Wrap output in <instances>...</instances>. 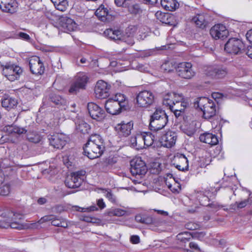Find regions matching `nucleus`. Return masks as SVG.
Masks as SVG:
<instances>
[{
	"mask_svg": "<svg viewBox=\"0 0 252 252\" xmlns=\"http://www.w3.org/2000/svg\"><path fill=\"white\" fill-rule=\"evenodd\" d=\"M165 224V221L160 217H153L151 228L153 230H156V227L162 226Z\"/></svg>",
	"mask_w": 252,
	"mask_h": 252,
	"instance_id": "nucleus-42",
	"label": "nucleus"
},
{
	"mask_svg": "<svg viewBox=\"0 0 252 252\" xmlns=\"http://www.w3.org/2000/svg\"><path fill=\"white\" fill-rule=\"evenodd\" d=\"M196 25L201 29H204L208 24V22L206 20L205 16L202 14H197L192 19Z\"/></svg>",
	"mask_w": 252,
	"mask_h": 252,
	"instance_id": "nucleus-33",
	"label": "nucleus"
},
{
	"mask_svg": "<svg viewBox=\"0 0 252 252\" xmlns=\"http://www.w3.org/2000/svg\"><path fill=\"white\" fill-rule=\"evenodd\" d=\"M198 194L197 197L201 205L209 206L214 211H217L222 207L221 205L217 202H214L210 204H207L206 202L209 201L208 197L204 195L201 193Z\"/></svg>",
	"mask_w": 252,
	"mask_h": 252,
	"instance_id": "nucleus-28",
	"label": "nucleus"
},
{
	"mask_svg": "<svg viewBox=\"0 0 252 252\" xmlns=\"http://www.w3.org/2000/svg\"><path fill=\"white\" fill-rule=\"evenodd\" d=\"M61 30L64 32L68 33L75 31L77 28L75 22L68 17L62 18L60 22Z\"/></svg>",
	"mask_w": 252,
	"mask_h": 252,
	"instance_id": "nucleus-22",
	"label": "nucleus"
},
{
	"mask_svg": "<svg viewBox=\"0 0 252 252\" xmlns=\"http://www.w3.org/2000/svg\"><path fill=\"white\" fill-rule=\"evenodd\" d=\"M50 99L52 102L56 105H66V100L60 95L53 94L50 96Z\"/></svg>",
	"mask_w": 252,
	"mask_h": 252,
	"instance_id": "nucleus-38",
	"label": "nucleus"
},
{
	"mask_svg": "<svg viewBox=\"0 0 252 252\" xmlns=\"http://www.w3.org/2000/svg\"><path fill=\"white\" fill-rule=\"evenodd\" d=\"M176 140V133L169 131L161 137L160 142L163 147L170 148L175 145Z\"/></svg>",
	"mask_w": 252,
	"mask_h": 252,
	"instance_id": "nucleus-20",
	"label": "nucleus"
},
{
	"mask_svg": "<svg viewBox=\"0 0 252 252\" xmlns=\"http://www.w3.org/2000/svg\"><path fill=\"white\" fill-rule=\"evenodd\" d=\"M184 132L188 136H191L194 134L195 130L192 126H189L186 128L184 129Z\"/></svg>",
	"mask_w": 252,
	"mask_h": 252,
	"instance_id": "nucleus-55",
	"label": "nucleus"
},
{
	"mask_svg": "<svg viewBox=\"0 0 252 252\" xmlns=\"http://www.w3.org/2000/svg\"><path fill=\"white\" fill-rule=\"evenodd\" d=\"M0 169L2 172V170H11V168L10 165L9 160L7 159H4L0 162Z\"/></svg>",
	"mask_w": 252,
	"mask_h": 252,
	"instance_id": "nucleus-48",
	"label": "nucleus"
},
{
	"mask_svg": "<svg viewBox=\"0 0 252 252\" xmlns=\"http://www.w3.org/2000/svg\"><path fill=\"white\" fill-rule=\"evenodd\" d=\"M130 172L135 176L142 177L147 171L146 164L140 158L132 160L130 161Z\"/></svg>",
	"mask_w": 252,
	"mask_h": 252,
	"instance_id": "nucleus-12",
	"label": "nucleus"
},
{
	"mask_svg": "<svg viewBox=\"0 0 252 252\" xmlns=\"http://www.w3.org/2000/svg\"><path fill=\"white\" fill-rule=\"evenodd\" d=\"M3 131L8 134H17L19 135L25 133L27 130L24 127L15 125H7L4 127Z\"/></svg>",
	"mask_w": 252,
	"mask_h": 252,
	"instance_id": "nucleus-29",
	"label": "nucleus"
},
{
	"mask_svg": "<svg viewBox=\"0 0 252 252\" xmlns=\"http://www.w3.org/2000/svg\"><path fill=\"white\" fill-rule=\"evenodd\" d=\"M51 1L58 10L64 12L68 8V3L67 0H51Z\"/></svg>",
	"mask_w": 252,
	"mask_h": 252,
	"instance_id": "nucleus-36",
	"label": "nucleus"
},
{
	"mask_svg": "<svg viewBox=\"0 0 252 252\" xmlns=\"http://www.w3.org/2000/svg\"><path fill=\"white\" fill-rule=\"evenodd\" d=\"M86 173L85 170H82L71 173L70 177L65 181L66 186L71 189L80 187L83 182Z\"/></svg>",
	"mask_w": 252,
	"mask_h": 252,
	"instance_id": "nucleus-9",
	"label": "nucleus"
},
{
	"mask_svg": "<svg viewBox=\"0 0 252 252\" xmlns=\"http://www.w3.org/2000/svg\"><path fill=\"white\" fill-rule=\"evenodd\" d=\"M133 123L131 122L125 123L122 122L115 126V130L121 137H127L130 133L133 128Z\"/></svg>",
	"mask_w": 252,
	"mask_h": 252,
	"instance_id": "nucleus-21",
	"label": "nucleus"
},
{
	"mask_svg": "<svg viewBox=\"0 0 252 252\" xmlns=\"http://www.w3.org/2000/svg\"><path fill=\"white\" fill-rule=\"evenodd\" d=\"M137 134L134 136H132L130 138V141L131 146L133 147H136V141H137Z\"/></svg>",
	"mask_w": 252,
	"mask_h": 252,
	"instance_id": "nucleus-64",
	"label": "nucleus"
},
{
	"mask_svg": "<svg viewBox=\"0 0 252 252\" xmlns=\"http://www.w3.org/2000/svg\"><path fill=\"white\" fill-rule=\"evenodd\" d=\"M17 7L16 0H0V9L3 11L12 13L15 12Z\"/></svg>",
	"mask_w": 252,
	"mask_h": 252,
	"instance_id": "nucleus-24",
	"label": "nucleus"
},
{
	"mask_svg": "<svg viewBox=\"0 0 252 252\" xmlns=\"http://www.w3.org/2000/svg\"><path fill=\"white\" fill-rule=\"evenodd\" d=\"M10 192V186L8 185H5L0 188V195H7Z\"/></svg>",
	"mask_w": 252,
	"mask_h": 252,
	"instance_id": "nucleus-52",
	"label": "nucleus"
},
{
	"mask_svg": "<svg viewBox=\"0 0 252 252\" xmlns=\"http://www.w3.org/2000/svg\"><path fill=\"white\" fill-rule=\"evenodd\" d=\"M48 139L50 145L54 148L62 149L66 144V140L64 136L62 134H56L51 135Z\"/></svg>",
	"mask_w": 252,
	"mask_h": 252,
	"instance_id": "nucleus-23",
	"label": "nucleus"
},
{
	"mask_svg": "<svg viewBox=\"0 0 252 252\" xmlns=\"http://www.w3.org/2000/svg\"><path fill=\"white\" fill-rule=\"evenodd\" d=\"M177 75L185 79H190L195 74L192 64L189 62L179 63L175 67Z\"/></svg>",
	"mask_w": 252,
	"mask_h": 252,
	"instance_id": "nucleus-8",
	"label": "nucleus"
},
{
	"mask_svg": "<svg viewBox=\"0 0 252 252\" xmlns=\"http://www.w3.org/2000/svg\"><path fill=\"white\" fill-rule=\"evenodd\" d=\"M176 237L177 240L182 243H186L192 238L191 233L188 232H181L177 235Z\"/></svg>",
	"mask_w": 252,
	"mask_h": 252,
	"instance_id": "nucleus-37",
	"label": "nucleus"
},
{
	"mask_svg": "<svg viewBox=\"0 0 252 252\" xmlns=\"http://www.w3.org/2000/svg\"><path fill=\"white\" fill-rule=\"evenodd\" d=\"M110 85L103 80L97 82L94 88L95 97L99 99L105 98L109 95Z\"/></svg>",
	"mask_w": 252,
	"mask_h": 252,
	"instance_id": "nucleus-14",
	"label": "nucleus"
},
{
	"mask_svg": "<svg viewBox=\"0 0 252 252\" xmlns=\"http://www.w3.org/2000/svg\"><path fill=\"white\" fill-rule=\"evenodd\" d=\"M105 150L104 141L99 134H92L83 147L84 155L90 159L99 158Z\"/></svg>",
	"mask_w": 252,
	"mask_h": 252,
	"instance_id": "nucleus-1",
	"label": "nucleus"
},
{
	"mask_svg": "<svg viewBox=\"0 0 252 252\" xmlns=\"http://www.w3.org/2000/svg\"><path fill=\"white\" fill-rule=\"evenodd\" d=\"M27 139L31 142L38 143L41 142L43 137L36 131H29L27 134Z\"/></svg>",
	"mask_w": 252,
	"mask_h": 252,
	"instance_id": "nucleus-35",
	"label": "nucleus"
},
{
	"mask_svg": "<svg viewBox=\"0 0 252 252\" xmlns=\"http://www.w3.org/2000/svg\"><path fill=\"white\" fill-rule=\"evenodd\" d=\"M189 102L187 98H185L183 96V99L180 98H177L171 106L170 109L173 112L176 118L182 117L185 113L186 110L189 107Z\"/></svg>",
	"mask_w": 252,
	"mask_h": 252,
	"instance_id": "nucleus-11",
	"label": "nucleus"
},
{
	"mask_svg": "<svg viewBox=\"0 0 252 252\" xmlns=\"http://www.w3.org/2000/svg\"><path fill=\"white\" fill-rule=\"evenodd\" d=\"M131 0H115L116 4L118 6L126 7Z\"/></svg>",
	"mask_w": 252,
	"mask_h": 252,
	"instance_id": "nucleus-54",
	"label": "nucleus"
},
{
	"mask_svg": "<svg viewBox=\"0 0 252 252\" xmlns=\"http://www.w3.org/2000/svg\"><path fill=\"white\" fill-rule=\"evenodd\" d=\"M95 14L99 20L106 22L112 21L114 17V12L103 5L96 9Z\"/></svg>",
	"mask_w": 252,
	"mask_h": 252,
	"instance_id": "nucleus-16",
	"label": "nucleus"
},
{
	"mask_svg": "<svg viewBox=\"0 0 252 252\" xmlns=\"http://www.w3.org/2000/svg\"><path fill=\"white\" fill-rule=\"evenodd\" d=\"M249 199H246V200L241 201L240 202H236L235 204L233 205V207H232V208H234L233 207L235 205L237 206V207L238 208H243L245 207V206H246L249 203Z\"/></svg>",
	"mask_w": 252,
	"mask_h": 252,
	"instance_id": "nucleus-56",
	"label": "nucleus"
},
{
	"mask_svg": "<svg viewBox=\"0 0 252 252\" xmlns=\"http://www.w3.org/2000/svg\"><path fill=\"white\" fill-rule=\"evenodd\" d=\"M88 79L87 75L84 73H78L75 77V81L70 85L69 93L76 94L80 90L85 89Z\"/></svg>",
	"mask_w": 252,
	"mask_h": 252,
	"instance_id": "nucleus-10",
	"label": "nucleus"
},
{
	"mask_svg": "<svg viewBox=\"0 0 252 252\" xmlns=\"http://www.w3.org/2000/svg\"><path fill=\"white\" fill-rule=\"evenodd\" d=\"M244 49L243 42L237 38H229L224 45L225 51L231 55H240L242 53Z\"/></svg>",
	"mask_w": 252,
	"mask_h": 252,
	"instance_id": "nucleus-7",
	"label": "nucleus"
},
{
	"mask_svg": "<svg viewBox=\"0 0 252 252\" xmlns=\"http://www.w3.org/2000/svg\"><path fill=\"white\" fill-rule=\"evenodd\" d=\"M97 205L101 209L104 208L106 206L104 202L103 201V199L100 198L97 200Z\"/></svg>",
	"mask_w": 252,
	"mask_h": 252,
	"instance_id": "nucleus-63",
	"label": "nucleus"
},
{
	"mask_svg": "<svg viewBox=\"0 0 252 252\" xmlns=\"http://www.w3.org/2000/svg\"><path fill=\"white\" fill-rule=\"evenodd\" d=\"M0 222L1 224H0V226L3 228L10 227L12 228L21 230L27 227L26 224H23L19 221L10 220L9 221L6 223H3V221Z\"/></svg>",
	"mask_w": 252,
	"mask_h": 252,
	"instance_id": "nucleus-31",
	"label": "nucleus"
},
{
	"mask_svg": "<svg viewBox=\"0 0 252 252\" xmlns=\"http://www.w3.org/2000/svg\"><path fill=\"white\" fill-rule=\"evenodd\" d=\"M210 34L215 39H221L227 37L228 32L224 25L218 24L211 28Z\"/></svg>",
	"mask_w": 252,
	"mask_h": 252,
	"instance_id": "nucleus-19",
	"label": "nucleus"
},
{
	"mask_svg": "<svg viewBox=\"0 0 252 252\" xmlns=\"http://www.w3.org/2000/svg\"><path fill=\"white\" fill-rule=\"evenodd\" d=\"M161 5L165 10L173 11L179 6V3L176 0H161Z\"/></svg>",
	"mask_w": 252,
	"mask_h": 252,
	"instance_id": "nucleus-30",
	"label": "nucleus"
},
{
	"mask_svg": "<svg viewBox=\"0 0 252 252\" xmlns=\"http://www.w3.org/2000/svg\"><path fill=\"white\" fill-rule=\"evenodd\" d=\"M30 70L32 74H42L44 71V66L43 63L38 57H32L29 61Z\"/></svg>",
	"mask_w": 252,
	"mask_h": 252,
	"instance_id": "nucleus-18",
	"label": "nucleus"
},
{
	"mask_svg": "<svg viewBox=\"0 0 252 252\" xmlns=\"http://www.w3.org/2000/svg\"><path fill=\"white\" fill-rule=\"evenodd\" d=\"M165 183L170 190L174 193H179L181 190V185L179 183L174 182L172 185L169 182L166 181Z\"/></svg>",
	"mask_w": 252,
	"mask_h": 252,
	"instance_id": "nucleus-43",
	"label": "nucleus"
},
{
	"mask_svg": "<svg viewBox=\"0 0 252 252\" xmlns=\"http://www.w3.org/2000/svg\"><path fill=\"white\" fill-rule=\"evenodd\" d=\"M186 251L187 252H203L198 245L193 242H189V248L187 249Z\"/></svg>",
	"mask_w": 252,
	"mask_h": 252,
	"instance_id": "nucleus-44",
	"label": "nucleus"
},
{
	"mask_svg": "<svg viewBox=\"0 0 252 252\" xmlns=\"http://www.w3.org/2000/svg\"><path fill=\"white\" fill-rule=\"evenodd\" d=\"M54 219V216H46L41 219L40 221L42 222L44 221H52V220Z\"/></svg>",
	"mask_w": 252,
	"mask_h": 252,
	"instance_id": "nucleus-62",
	"label": "nucleus"
},
{
	"mask_svg": "<svg viewBox=\"0 0 252 252\" xmlns=\"http://www.w3.org/2000/svg\"><path fill=\"white\" fill-rule=\"evenodd\" d=\"M128 100L126 96L122 94H116L115 96L107 99L105 103L106 111L112 115L119 114L122 108L127 104Z\"/></svg>",
	"mask_w": 252,
	"mask_h": 252,
	"instance_id": "nucleus-4",
	"label": "nucleus"
},
{
	"mask_svg": "<svg viewBox=\"0 0 252 252\" xmlns=\"http://www.w3.org/2000/svg\"><path fill=\"white\" fill-rule=\"evenodd\" d=\"M194 106L199 108L203 112V117L204 119L210 120L213 118H217L215 102L206 97L196 98L194 102Z\"/></svg>",
	"mask_w": 252,
	"mask_h": 252,
	"instance_id": "nucleus-3",
	"label": "nucleus"
},
{
	"mask_svg": "<svg viewBox=\"0 0 252 252\" xmlns=\"http://www.w3.org/2000/svg\"><path fill=\"white\" fill-rule=\"evenodd\" d=\"M126 213V210L120 208H112L107 212L108 215L110 217H122L125 216Z\"/></svg>",
	"mask_w": 252,
	"mask_h": 252,
	"instance_id": "nucleus-40",
	"label": "nucleus"
},
{
	"mask_svg": "<svg viewBox=\"0 0 252 252\" xmlns=\"http://www.w3.org/2000/svg\"><path fill=\"white\" fill-rule=\"evenodd\" d=\"M18 37L22 40H24L32 44H33L34 41L31 38L30 35L26 33L23 32H19L17 33Z\"/></svg>",
	"mask_w": 252,
	"mask_h": 252,
	"instance_id": "nucleus-47",
	"label": "nucleus"
},
{
	"mask_svg": "<svg viewBox=\"0 0 252 252\" xmlns=\"http://www.w3.org/2000/svg\"><path fill=\"white\" fill-rule=\"evenodd\" d=\"M17 104V100L11 97L4 98L1 101L2 106L7 110L14 109L16 107Z\"/></svg>",
	"mask_w": 252,
	"mask_h": 252,
	"instance_id": "nucleus-32",
	"label": "nucleus"
},
{
	"mask_svg": "<svg viewBox=\"0 0 252 252\" xmlns=\"http://www.w3.org/2000/svg\"><path fill=\"white\" fill-rule=\"evenodd\" d=\"M143 134L144 145L147 147L151 146L155 140V136L150 132L142 133Z\"/></svg>",
	"mask_w": 252,
	"mask_h": 252,
	"instance_id": "nucleus-39",
	"label": "nucleus"
},
{
	"mask_svg": "<svg viewBox=\"0 0 252 252\" xmlns=\"http://www.w3.org/2000/svg\"><path fill=\"white\" fill-rule=\"evenodd\" d=\"M217 66H209L205 69V74L209 76L215 78Z\"/></svg>",
	"mask_w": 252,
	"mask_h": 252,
	"instance_id": "nucleus-45",
	"label": "nucleus"
},
{
	"mask_svg": "<svg viewBox=\"0 0 252 252\" xmlns=\"http://www.w3.org/2000/svg\"><path fill=\"white\" fill-rule=\"evenodd\" d=\"M168 121L165 111L161 109H157L150 117V129L156 132L160 130L165 127Z\"/></svg>",
	"mask_w": 252,
	"mask_h": 252,
	"instance_id": "nucleus-5",
	"label": "nucleus"
},
{
	"mask_svg": "<svg viewBox=\"0 0 252 252\" xmlns=\"http://www.w3.org/2000/svg\"><path fill=\"white\" fill-rule=\"evenodd\" d=\"M154 100V95L150 91H141L136 96V102L139 107H148L153 103Z\"/></svg>",
	"mask_w": 252,
	"mask_h": 252,
	"instance_id": "nucleus-13",
	"label": "nucleus"
},
{
	"mask_svg": "<svg viewBox=\"0 0 252 252\" xmlns=\"http://www.w3.org/2000/svg\"><path fill=\"white\" fill-rule=\"evenodd\" d=\"M178 98L182 99L183 95L175 93H168L164 96L163 99V104L167 106H169V109H170L171 106L173 105L176 101V99Z\"/></svg>",
	"mask_w": 252,
	"mask_h": 252,
	"instance_id": "nucleus-27",
	"label": "nucleus"
},
{
	"mask_svg": "<svg viewBox=\"0 0 252 252\" xmlns=\"http://www.w3.org/2000/svg\"><path fill=\"white\" fill-rule=\"evenodd\" d=\"M172 164L179 170L185 171L189 169V161L183 154H177L174 157Z\"/></svg>",
	"mask_w": 252,
	"mask_h": 252,
	"instance_id": "nucleus-17",
	"label": "nucleus"
},
{
	"mask_svg": "<svg viewBox=\"0 0 252 252\" xmlns=\"http://www.w3.org/2000/svg\"><path fill=\"white\" fill-rule=\"evenodd\" d=\"M130 241L133 244H137L140 242V238L138 235H132L130 238Z\"/></svg>",
	"mask_w": 252,
	"mask_h": 252,
	"instance_id": "nucleus-60",
	"label": "nucleus"
},
{
	"mask_svg": "<svg viewBox=\"0 0 252 252\" xmlns=\"http://www.w3.org/2000/svg\"><path fill=\"white\" fill-rule=\"evenodd\" d=\"M156 16L158 19H160V21L163 23L170 26L175 25V17L173 15L158 11L156 13Z\"/></svg>",
	"mask_w": 252,
	"mask_h": 252,
	"instance_id": "nucleus-25",
	"label": "nucleus"
},
{
	"mask_svg": "<svg viewBox=\"0 0 252 252\" xmlns=\"http://www.w3.org/2000/svg\"><path fill=\"white\" fill-rule=\"evenodd\" d=\"M227 74V70L226 68L222 67H218L216 70V78H221L225 77Z\"/></svg>",
	"mask_w": 252,
	"mask_h": 252,
	"instance_id": "nucleus-46",
	"label": "nucleus"
},
{
	"mask_svg": "<svg viewBox=\"0 0 252 252\" xmlns=\"http://www.w3.org/2000/svg\"><path fill=\"white\" fill-rule=\"evenodd\" d=\"M76 129L83 133H88L90 130V126L83 120H78L75 123Z\"/></svg>",
	"mask_w": 252,
	"mask_h": 252,
	"instance_id": "nucleus-34",
	"label": "nucleus"
},
{
	"mask_svg": "<svg viewBox=\"0 0 252 252\" xmlns=\"http://www.w3.org/2000/svg\"><path fill=\"white\" fill-rule=\"evenodd\" d=\"M136 148H142L143 146L142 144L144 143L143 134L142 133L137 134Z\"/></svg>",
	"mask_w": 252,
	"mask_h": 252,
	"instance_id": "nucleus-51",
	"label": "nucleus"
},
{
	"mask_svg": "<svg viewBox=\"0 0 252 252\" xmlns=\"http://www.w3.org/2000/svg\"><path fill=\"white\" fill-rule=\"evenodd\" d=\"M130 31L127 29L125 32H123L117 29H108L104 32L103 34L105 37L116 42H124L128 45H133L134 44V34Z\"/></svg>",
	"mask_w": 252,
	"mask_h": 252,
	"instance_id": "nucleus-2",
	"label": "nucleus"
},
{
	"mask_svg": "<svg viewBox=\"0 0 252 252\" xmlns=\"http://www.w3.org/2000/svg\"><path fill=\"white\" fill-rule=\"evenodd\" d=\"M51 224L54 226L63 228H66L68 226L67 222L64 219L55 216H54V219L52 220Z\"/></svg>",
	"mask_w": 252,
	"mask_h": 252,
	"instance_id": "nucleus-41",
	"label": "nucleus"
},
{
	"mask_svg": "<svg viewBox=\"0 0 252 252\" xmlns=\"http://www.w3.org/2000/svg\"><path fill=\"white\" fill-rule=\"evenodd\" d=\"M153 217H152L151 216L144 215V220L143 223L150 224L151 225L153 221Z\"/></svg>",
	"mask_w": 252,
	"mask_h": 252,
	"instance_id": "nucleus-59",
	"label": "nucleus"
},
{
	"mask_svg": "<svg viewBox=\"0 0 252 252\" xmlns=\"http://www.w3.org/2000/svg\"><path fill=\"white\" fill-rule=\"evenodd\" d=\"M12 215V217L11 219L12 220L19 221H21V220L23 219V216L18 213H14L11 212L9 214V216H11Z\"/></svg>",
	"mask_w": 252,
	"mask_h": 252,
	"instance_id": "nucleus-57",
	"label": "nucleus"
},
{
	"mask_svg": "<svg viewBox=\"0 0 252 252\" xmlns=\"http://www.w3.org/2000/svg\"><path fill=\"white\" fill-rule=\"evenodd\" d=\"M199 139L200 141L211 145H217L219 142L217 136L211 133L206 132L201 134Z\"/></svg>",
	"mask_w": 252,
	"mask_h": 252,
	"instance_id": "nucleus-26",
	"label": "nucleus"
},
{
	"mask_svg": "<svg viewBox=\"0 0 252 252\" xmlns=\"http://www.w3.org/2000/svg\"><path fill=\"white\" fill-rule=\"evenodd\" d=\"M2 74L10 81H14L20 78L23 72L22 67L11 63H0Z\"/></svg>",
	"mask_w": 252,
	"mask_h": 252,
	"instance_id": "nucleus-6",
	"label": "nucleus"
},
{
	"mask_svg": "<svg viewBox=\"0 0 252 252\" xmlns=\"http://www.w3.org/2000/svg\"><path fill=\"white\" fill-rule=\"evenodd\" d=\"M118 158L115 157H109L108 158H106L104 163L106 166H112L116 163L117 162Z\"/></svg>",
	"mask_w": 252,
	"mask_h": 252,
	"instance_id": "nucleus-49",
	"label": "nucleus"
},
{
	"mask_svg": "<svg viewBox=\"0 0 252 252\" xmlns=\"http://www.w3.org/2000/svg\"><path fill=\"white\" fill-rule=\"evenodd\" d=\"M106 197L112 202H115L116 201V198L111 191L107 192Z\"/></svg>",
	"mask_w": 252,
	"mask_h": 252,
	"instance_id": "nucleus-61",
	"label": "nucleus"
},
{
	"mask_svg": "<svg viewBox=\"0 0 252 252\" xmlns=\"http://www.w3.org/2000/svg\"><path fill=\"white\" fill-rule=\"evenodd\" d=\"M88 109L91 118L97 121H102L105 117L104 111L95 103H89Z\"/></svg>",
	"mask_w": 252,
	"mask_h": 252,
	"instance_id": "nucleus-15",
	"label": "nucleus"
},
{
	"mask_svg": "<svg viewBox=\"0 0 252 252\" xmlns=\"http://www.w3.org/2000/svg\"><path fill=\"white\" fill-rule=\"evenodd\" d=\"M185 227L187 229L193 230L197 229L199 227V225L193 222H188L185 224Z\"/></svg>",
	"mask_w": 252,
	"mask_h": 252,
	"instance_id": "nucleus-53",
	"label": "nucleus"
},
{
	"mask_svg": "<svg viewBox=\"0 0 252 252\" xmlns=\"http://www.w3.org/2000/svg\"><path fill=\"white\" fill-rule=\"evenodd\" d=\"M98 209L95 206H91L90 207L87 208H81L79 207L77 211L81 212H84L86 211L88 212H91V211H94L97 210Z\"/></svg>",
	"mask_w": 252,
	"mask_h": 252,
	"instance_id": "nucleus-58",
	"label": "nucleus"
},
{
	"mask_svg": "<svg viewBox=\"0 0 252 252\" xmlns=\"http://www.w3.org/2000/svg\"><path fill=\"white\" fill-rule=\"evenodd\" d=\"M129 12L133 14H137L141 12L138 4H135L128 7Z\"/></svg>",
	"mask_w": 252,
	"mask_h": 252,
	"instance_id": "nucleus-50",
	"label": "nucleus"
}]
</instances>
